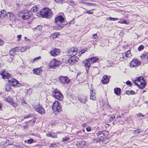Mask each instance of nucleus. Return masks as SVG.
Segmentation results:
<instances>
[{"instance_id":"1","label":"nucleus","mask_w":148,"mask_h":148,"mask_svg":"<svg viewBox=\"0 0 148 148\" xmlns=\"http://www.w3.org/2000/svg\"><path fill=\"white\" fill-rule=\"evenodd\" d=\"M0 74L3 79H8V81L11 86H17V87L20 86V84L18 83V81L14 79L10 78L11 75L9 73H7L6 72L4 71H3L0 72ZM6 81H8V80H7Z\"/></svg>"},{"instance_id":"2","label":"nucleus","mask_w":148,"mask_h":148,"mask_svg":"<svg viewBox=\"0 0 148 148\" xmlns=\"http://www.w3.org/2000/svg\"><path fill=\"white\" fill-rule=\"evenodd\" d=\"M52 12L49 8H42L40 12V15L44 18H49L52 16Z\"/></svg>"},{"instance_id":"3","label":"nucleus","mask_w":148,"mask_h":148,"mask_svg":"<svg viewBox=\"0 0 148 148\" xmlns=\"http://www.w3.org/2000/svg\"><path fill=\"white\" fill-rule=\"evenodd\" d=\"M32 15V12L26 10L22 11L19 13V16L24 20L29 19Z\"/></svg>"},{"instance_id":"4","label":"nucleus","mask_w":148,"mask_h":148,"mask_svg":"<svg viewBox=\"0 0 148 148\" xmlns=\"http://www.w3.org/2000/svg\"><path fill=\"white\" fill-rule=\"evenodd\" d=\"M135 85L139 87L141 89H143L145 86V84L144 82L143 78L142 77H138L134 82Z\"/></svg>"},{"instance_id":"5","label":"nucleus","mask_w":148,"mask_h":148,"mask_svg":"<svg viewBox=\"0 0 148 148\" xmlns=\"http://www.w3.org/2000/svg\"><path fill=\"white\" fill-rule=\"evenodd\" d=\"M53 110L55 114H57L61 111V107L60 103L57 101H55L52 106Z\"/></svg>"},{"instance_id":"6","label":"nucleus","mask_w":148,"mask_h":148,"mask_svg":"<svg viewBox=\"0 0 148 148\" xmlns=\"http://www.w3.org/2000/svg\"><path fill=\"white\" fill-rule=\"evenodd\" d=\"M98 60V58L94 57L86 60L84 61V66L86 67H90L91 64H93L96 62Z\"/></svg>"},{"instance_id":"7","label":"nucleus","mask_w":148,"mask_h":148,"mask_svg":"<svg viewBox=\"0 0 148 148\" xmlns=\"http://www.w3.org/2000/svg\"><path fill=\"white\" fill-rule=\"evenodd\" d=\"M61 64V62L60 61L54 59L52 60L50 62L49 66L50 68L54 69Z\"/></svg>"},{"instance_id":"8","label":"nucleus","mask_w":148,"mask_h":148,"mask_svg":"<svg viewBox=\"0 0 148 148\" xmlns=\"http://www.w3.org/2000/svg\"><path fill=\"white\" fill-rule=\"evenodd\" d=\"M53 97L58 100L62 101L63 99V96L57 89H55L53 92Z\"/></svg>"},{"instance_id":"9","label":"nucleus","mask_w":148,"mask_h":148,"mask_svg":"<svg viewBox=\"0 0 148 148\" xmlns=\"http://www.w3.org/2000/svg\"><path fill=\"white\" fill-rule=\"evenodd\" d=\"M34 109L37 112L41 114H44L45 113V110L41 105L38 104L33 106Z\"/></svg>"},{"instance_id":"10","label":"nucleus","mask_w":148,"mask_h":148,"mask_svg":"<svg viewBox=\"0 0 148 148\" xmlns=\"http://www.w3.org/2000/svg\"><path fill=\"white\" fill-rule=\"evenodd\" d=\"M77 51L78 49L77 48H71L67 51L68 56L72 57L74 56L77 54Z\"/></svg>"},{"instance_id":"11","label":"nucleus","mask_w":148,"mask_h":148,"mask_svg":"<svg viewBox=\"0 0 148 148\" xmlns=\"http://www.w3.org/2000/svg\"><path fill=\"white\" fill-rule=\"evenodd\" d=\"M141 64V62L137 59H134L130 63L131 67L136 68Z\"/></svg>"},{"instance_id":"12","label":"nucleus","mask_w":148,"mask_h":148,"mask_svg":"<svg viewBox=\"0 0 148 148\" xmlns=\"http://www.w3.org/2000/svg\"><path fill=\"white\" fill-rule=\"evenodd\" d=\"M78 60V58L77 57L74 58L73 56H71V57L68 60V61L70 65H72L77 62Z\"/></svg>"},{"instance_id":"13","label":"nucleus","mask_w":148,"mask_h":148,"mask_svg":"<svg viewBox=\"0 0 148 148\" xmlns=\"http://www.w3.org/2000/svg\"><path fill=\"white\" fill-rule=\"evenodd\" d=\"M59 79L62 84H68L70 82V80L66 77L60 76L59 78Z\"/></svg>"},{"instance_id":"14","label":"nucleus","mask_w":148,"mask_h":148,"mask_svg":"<svg viewBox=\"0 0 148 148\" xmlns=\"http://www.w3.org/2000/svg\"><path fill=\"white\" fill-rule=\"evenodd\" d=\"M64 19L61 15H59L55 18V23H62L64 22Z\"/></svg>"},{"instance_id":"15","label":"nucleus","mask_w":148,"mask_h":148,"mask_svg":"<svg viewBox=\"0 0 148 148\" xmlns=\"http://www.w3.org/2000/svg\"><path fill=\"white\" fill-rule=\"evenodd\" d=\"M106 133V131H99L96 134L97 136L100 138V140L103 141V138Z\"/></svg>"},{"instance_id":"16","label":"nucleus","mask_w":148,"mask_h":148,"mask_svg":"<svg viewBox=\"0 0 148 148\" xmlns=\"http://www.w3.org/2000/svg\"><path fill=\"white\" fill-rule=\"evenodd\" d=\"M60 53V51L59 49L54 48L49 52V53L52 56H56L59 55Z\"/></svg>"},{"instance_id":"17","label":"nucleus","mask_w":148,"mask_h":148,"mask_svg":"<svg viewBox=\"0 0 148 148\" xmlns=\"http://www.w3.org/2000/svg\"><path fill=\"white\" fill-rule=\"evenodd\" d=\"M110 77L107 75H104L102 80L101 82L103 84H106L109 82Z\"/></svg>"},{"instance_id":"18","label":"nucleus","mask_w":148,"mask_h":148,"mask_svg":"<svg viewBox=\"0 0 148 148\" xmlns=\"http://www.w3.org/2000/svg\"><path fill=\"white\" fill-rule=\"evenodd\" d=\"M64 25L62 23H56L55 25L53 27V29L56 30H59L64 27Z\"/></svg>"},{"instance_id":"19","label":"nucleus","mask_w":148,"mask_h":148,"mask_svg":"<svg viewBox=\"0 0 148 148\" xmlns=\"http://www.w3.org/2000/svg\"><path fill=\"white\" fill-rule=\"evenodd\" d=\"M92 71L91 73L92 75L95 76V75L98 74L99 72V69L97 67H93Z\"/></svg>"},{"instance_id":"20","label":"nucleus","mask_w":148,"mask_h":148,"mask_svg":"<svg viewBox=\"0 0 148 148\" xmlns=\"http://www.w3.org/2000/svg\"><path fill=\"white\" fill-rule=\"evenodd\" d=\"M85 142L84 141H79L76 144L77 147L82 148L85 145Z\"/></svg>"},{"instance_id":"21","label":"nucleus","mask_w":148,"mask_h":148,"mask_svg":"<svg viewBox=\"0 0 148 148\" xmlns=\"http://www.w3.org/2000/svg\"><path fill=\"white\" fill-rule=\"evenodd\" d=\"M79 101L81 103L85 104L87 101V97L86 96H83L78 99Z\"/></svg>"},{"instance_id":"22","label":"nucleus","mask_w":148,"mask_h":148,"mask_svg":"<svg viewBox=\"0 0 148 148\" xmlns=\"http://www.w3.org/2000/svg\"><path fill=\"white\" fill-rule=\"evenodd\" d=\"M7 15L8 14L4 10H3L0 12V18H3L6 17Z\"/></svg>"},{"instance_id":"23","label":"nucleus","mask_w":148,"mask_h":148,"mask_svg":"<svg viewBox=\"0 0 148 148\" xmlns=\"http://www.w3.org/2000/svg\"><path fill=\"white\" fill-rule=\"evenodd\" d=\"M8 15L10 19L11 20L13 21L15 20V17L13 14L12 12H8Z\"/></svg>"},{"instance_id":"24","label":"nucleus","mask_w":148,"mask_h":148,"mask_svg":"<svg viewBox=\"0 0 148 148\" xmlns=\"http://www.w3.org/2000/svg\"><path fill=\"white\" fill-rule=\"evenodd\" d=\"M33 72L34 74L37 75H39L41 73V70L40 68H38L36 69H34L33 70Z\"/></svg>"},{"instance_id":"25","label":"nucleus","mask_w":148,"mask_h":148,"mask_svg":"<svg viewBox=\"0 0 148 148\" xmlns=\"http://www.w3.org/2000/svg\"><path fill=\"white\" fill-rule=\"evenodd\" d=\"M95 94L93 92L92 90H91L90 99L93 101H95L96 99V97L95 96Z\"/></svg>"},{"instance_id":"26","label":"nucleus","mask_w":148,"mask_h":148,"mask_svg":"<svg viewBox=\"0 0 148 148\" xmlns=\"http://www.w3.org/2000/svg\"><path fill=\"white\" fill-rule=\"evenodd\" d=\"M60 35V33L56 32L52 34L50 36V38L53 39H54L58 37Z\"/></svg>"},{"instance_id":"27","label":"nucleus","mask_w":148,"mask_h":148,"mask_svg":"<svg viewBox=\"0 0 148 148\" xmlns=\"http://www.w3.org/2000/svg\"><path fill=\"white\" fill-rule=\"evenodd\" d=\"M140 58L142 59L145 58L148 62V52L147 53H144L143 54L140 56Z\"/></svg>"},{"instance_id":"28","label":"nucleus","mask_w":148,"mask_h":148,"mask_svg":"<svg viewBox=\"0 0 148 148\" xmlns=\"http://www.w3.org/2000/svg\"><path fill=\"white\" fill-rule=\"evenodd\" d=\"M114 90V93L117 95H119L120 93L121 89L119 88H115Z\"/></svg>"},{"instance_id":"29","label":"nucleus","mask_w":148,"mask_h":148,"mask_svg":"<svg viewBox=\"0 0 148 148\" xmlns=\"http://www.w3.org/2000/svg\"><path fill=\"white\" fill-rule=\"evenodd\" d=\"M11 87L10 86L7 84L5 86V89L6 91H9L11 89Z\"/></svg>"},{"instance_id":"30","label":"nucleus","mask_w":148,"mask_h":148,"mask_svg":"<svg viewBox=\"0 0 148 148\" xmlns=\"http://www.w3.org/2000/svg\"><path fill=\"white\" fill-rule=\"evenodd\" d=\"M38 8L36 6H34L31 9V12H32L34 13L36 12L37 11Z\"/></svg>"},{"instance_id":"31","label":"nucleus","mask_w":148,"mask_h":148,"mask_svg":"<svg viewBox=\"0 0 148 148\" xmlns=\"http://www.w3.org/2000/svg\"><path fill=\"white\" fill-rule=\"evenodd\" d=\"M125 56L127 57H129L131 56V53L130 51L129 50L127 51L125 53Z\"/></svg>"},{"instance_id":"32","label":"nucleus","mask_w":148,"mask_h":148,"mask_svg":"<svg viewBox=\"0 0 148 148\" xmlns=\"http://www.w3.org/2000/svg\"><path fill=\"white\" fill-rule=\"evenodd\" d=\"M126 94L128 95H133L135 94L134 91L131 90V91L127 90L126 91Z\"/></svg>"},{"instance_id":"33","label":"nucleus","mask_w":148,"mask_h":148,"mask_svg":"<svg viewBox=\"0 0 148 148\" xmlns=\"http://www.w3.org/2000/svg\"><path fill=\"white\" fill-rule=\"evenodd\" d=\"M109 116V121H111L115 118V114H113L112 115L110 116Z\"/></svg>"},{"instance_id":"34","label":"nucleus","mask_w":148,"mask_h":148,"mask_svg":"<svg viewBox=\"0 0 148 148\" xmlns=\"http://www.w3.org/2000/svg\"><path fill=\"white\" fill-rule=\"evenodd\" d=\"M46 135L47 137H50L52 138H56L57 136L56 135H53L52 134L50 133L46 134Z\"/></svg>"},{"instance_id":"35","label":"nucleus","mask_w":148,"mask_h":148,"mask_svg":"<svg viewBox=\"0 0 148 148\" xmlns=\"http://www.w3.org/2000/svg\"><path fill=\"white\" fill-rule=\"evenodd\" d=\"M118 23H120L121 24H128L129 22L127 21H119L118 22Z\"/></svg>"},{"instance_id":"36","label":"nucleus","mask_w":148,"mask_h":148,"mask_svg":"<svg viewBox=\"0 0 148 148\" xmlns=\"http://www.w3.org/2000/svg\"><path fill=\"white\" fill-rule=\"evenodd\" d=\"M69 140V138L68 137H65L63 138L62 140L64 143L66 142Z\"/></svg>"},{"instance_id":"37","label":"nucleus","mask_w":148,"mask_h":148,"mask_svg":"<svg viewBox=\"0 0 148 148\" xmlns=\"http://www.w3.org/2000/svg\"><path fill=\"white\" fill-rule=\"evenodd\" d=\"M41 58V56H39L38 57H36V58H35L34 60H33V61H32V62L33 63H34L35 62H36L38 60H39Z\"/></svg>"},{"instance_id":"38","label":"nucleus","mask_w":148,"mask_h":148,"mask_svg":"<svg viewBox=\"0 0 148 148\" xmlns=\"http://www.w3.org/2000/svg\"><path fill=\"white\" fill-rule=\"evenodd\" d=\"M144 48V47L143 45H140L139 47L138 48V50L139 51H140L143 50Z\"/></svg>"},{"instance_id":"39","label":"nucleus","mask_w":148,"mask_h":148,"mask_svg":"<svg viewBox=\"0 0 148 148\" xmlns=\"http://www.w3.org/2000/svg\"><path fill=\"white\" fill-rule=\"evenodd\" d=\"M27 142L28 144H31L34 143V140L32 139L31 138L27 140Z\"/></svg>"},{"instance_id":"40","label":"nucleus","mask_w":148,"mask_h":148,"mask_svg":"<svg viewBox=\"0 0 148 148\" xmlns=\"http://www.w3.org/2000/svg\"><path fill=\"white\" fill-rule=\"evenodd\" d=\"M94 9L88 11H87L86 13L88 14H92L93 13L92 11Z\"/></svg>"},{"instance_id":"41","label":"nucleus","mask_w":148,"mask_h":148,"mask_svg":"<svg viewBox=\"0 0 148 148\" xmlns=\"http://www.w3.org/2000/svg\"><path fill=\"white\" fill-rule=\"evenodd\" d=\"M108 19L109 20L111 21H116L118 20V18H112V17H109L108 18Z\"/></svg>"},{"instance_id":"42","label":"nucleus","mask_w":148,"mask_h":148,"mask_svg":"<svg viewBox=\"0 0 148 148\" xmlns=\"http://www.w3.org/2000/svg\"><path fill=\"white\" fill-rule=\"evenodd\" d=\"M42 28V27L41 25H38L37 27L34 28L35 29H38L39 30H40Z\"/></svg>"},{"instance_id":"43","label":"nucleus","mask_w":148,"mask_h":148,"mask_svg":"<svg viewBox=\"0 0 148 148\" xmlns=\"http://www.w3.org/2000/svg\"><path fill=\"white\" fill-rule=\"evenodd\" d=\"M69 4L71 5H73L75 4V2L73 0H70L69 1Z\"/></svg>"},{"instance_id":"44","label":"nucleus","mask_w":148,"mask_h":148,"mask_svg":"<svg viewBox=\"0 0 148 148\" xmlns=\"http://www.w3.org/2000/svg\"><path fill=\"white\" fill-rule=\"evenodd\" d=\"M126 84L127 85L131 86L132 84V83L130 81H127L126 82Z\"/></svg>"},{"instance_id":"45","label":"nucleus","mask_w":148,"mask_h":148,"mask_svg":"<svg viewBox=\"0 0 148 148\" xmlns=\"http://www.w3.org/2000/svg\"><path fill=\"white\" fill-rule=\"evenodd\" d=\"M92 36L95 39H96L98 38V36L97 34H95L92 35Z\"/></svg>"},{"instance_id":"46","label":"nucleus","mask_w":148,"mask_h":148,"mask_svg":"<svg viewBox=\"0 0 148 148\" xmlns=\"http://www.w3.org/2000/svg\"><path fill=\"white\" fill-rule=\"evenodd\" d=\"M57 146V145L56 144H51L50 145V147H55Z\"/></svg>"},{"instance_id":"47","label":"nucleus","mask_w":148,"mask_h":148,"mask_svg":"<svg viewBox=\"0 0 148 148\" xmlns=\"http://www.w3.org/2000/svg\"><path fill=\"white\" fill-rule=\"evenodd\" d=\"M87 5L89 6H90L91 5H95V4H93V3H86Z\"/></svg>"},{"instance_id":"48","label":"nucleus","mask_w":148,"mask_h":148,"mask_svg":"<svg viewBox=\"0 0 148 148\" xmlns=\"http://www.w3.org/2000/svg\"><path fill=\"white\" fill-rule=\"evenodd\" d=\"M4 44V42L3 41L0 39V45L2 46Z\"/></svg>"},{"instance_id":"49","label":"nucleus","mask_w":148,"mask_h":148,"mask_svg":"<svg viewBox=\"0 0 148 148\" xmlns=\"http://www.w3.org/2000/svg\"><path fill=\"white\" fill-rule=\"evenodd\" d=\"M86 51V50H82L79 53L81 54L84 53Z\"/></svg>"},{"instance_id":"50","label":"nucleus","mask_w":148,"mask_h":148,"mask_svg":"<svg viewBox=\"0 0 148 148\" xmlns=\"http://www.w3.org/2000/svg\"><path fill=\"white\" fill-rule=\"evenodd\" d=\"M21 35H18L17 36V38H18V41H19L21 40Z\"/></svg>"},{"instance_id":"51","label":"nucleus","mask_w":148,"mask_h":148,"mask_svg":"<svg viewBox=\"0 0 148 148\" xmlns=\"http://www.w3.org/2000/svg\"><path fill=\"white\" fill-rule=\"evenodd\" d=\"M137 115L138 116L144 117V115L141 113H139Z\"/></svg>"},{"instance_id":"52","label":"nucleus","mask_w":148,"mask_h":148,"mask_svg":"<svg viewBox=\"0 0 148 148\" xmlns=\"http://www.w3.org/2000/svg\"><path fill=\"white\" fill-rule=\"evenodd\" d=\"M86 130L87 131L90 132L91 131V128L89 127H88L86 128Z\"/></svg>"},{"instance_id":"53","label":"nucleus","mask_w":148,"mask_h":148,"mask_svg":"<svg viewBox=\"0 0 148 148\" xmlns=\"http://www.w3.org/2000/svg\"><path fill=\"white\" fill-rule=\"evenodd\" d=\"M85 67L86 68V71L87 73H88V72L89 68H90V67Z\"/></svg>"},{"instance_id":"54","label":"nucleus","mask_w":148,"mask_h":148,"mask_svg":"<svg viewBox=\"0 0 148 148\" xmlns=\"http://www.w3.org/2000/svg\"><path fill=\"white\" fill-rule=\"evenodd\" d=\"M12 105L14 107H16L17 105V104L16 103H13Z\"/></svg>"},{"instance_id":"55","label":"nucleus","mask_w":148,"mask_h":148,"mask_svg":"<svg viewBox=\"0 0 148 148\" xmlns=\"http://www.w3.org/2000/svg\"><path fill=\"white\" fill-rule=\"evenodd\" d=\"M121 116L118 115L116 118V119H117L118 121H119V119L121 118Z\"/></svg>"},{"instance_id":"56","label":"nucleus","mask_w":148,"mask_h":148,"mask_svg":"<svg viewBox=\"0 0 148 148\" xmlns=\"http://www.w3.org/2000/svg\"><path fill=\"white\" fill-rule=\"evenodd\" d=\"M140 129L136 130L135 131V132L137 133H140Z\"/></svg>"},{"instance_id":"57","label":"nucleus","mask_w":148,"mask_h":148,"mask_svg":"<svg viewBox=\"0 0 148 148\" xmlns=\"http://www.w3.org/2000/svg\"><path fill=\"white\" fill-rule=\"evenodd\" d=\"M57 2H61L63 0H55Z\"/></svg>"},{"instance_id":"58","label":"nucleus","mask_w":148,"mask_h":148,"mask_svg":"<svg viewBox=\"0 0 148 148\" xmlns=\"http://www.w3.org/2000/svg\"><path fill=\"white\" fill-rule=\"evenodd\" d=\"M25 41H30V39H27V38L26 37H25Z\"/></svg>"},{"instance_id":"59","label":"nucleus","mask_w":148,"mask_h":148,"mask_svg":"<svg viewBox=\"0 0 148 148\" xmlns=\"http://www.w3.org/2000/svg\"><path fill=\"white\" fill-rule=\"evenodd\" d=\"M32 116H26L24 117V118H28L31 117Z\"/></svg>"},{"instance_id":"60","label":"nucleus","mask_w":148,"mask_h":148,"mask_svg":"<svg viewBox=\"0 0 148 148\" xmlns=\"http://www.w3.org/2000/svg\"><path fill=\"white\" fill-rule=\"evenodd\" d=\"M2 105V104L0 103V110H1V109Z\"/></svg>"},{"instance_id":"61","label":"nucleus","mask_w":148,"mask_h":148,"mask_svg":"<svg viewBox=\"0 0 148 148\" xmlns=\"http://www.w3.org/2000/svg\"><path fill=\"white\" fill-rule=\"evenodd\" d=\"M86 125V123H84L82 125V126H85Z\"/></svg>"},{"instance_id":"62","label":"nucleus","mask_w":148,"mask_h":148,"mask_svg":"<svg viewBox=\"0 0 148 148\" xmlns=\"http://www.w3.org/2000/svg\"><path fill=\"white\" fill-rule=\"evenodd\" d=\"M27 127V126H24V128H26Z\"/></svg>"},{"instance_id":"63","label":"nucleus","mask_w":148,"mask_h":148,"mask_svg":"<svg viewBox=\"0 0 148 148\" xmlns=\"http://www.w3.org/2000/svg\"><path fill=\"white\" fill-rule=\"evenodd\" d=\"M120 60H122V58H120Z\"/></svg>"},{"instance_id":"64","label":"nucleus","mask_w":148,"mask_h":148,"mask_svg":"<svg viewBox=\"0 0 148 148\" xmlns=\"http://www.w3.org/2000/svg\"><path fill=\"white\" fill-rule=\"evenodd\" d=\"M147 114H148V113H147Z\"/></svg>"}]
</instances>
